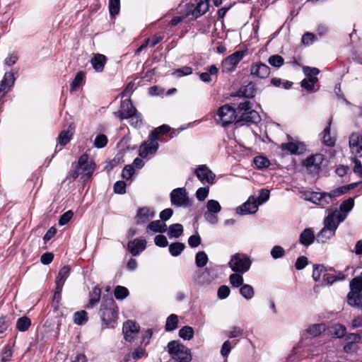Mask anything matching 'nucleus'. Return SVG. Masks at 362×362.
Instances as JSON below:
<instances>
[{
	"label": "nucleus",
	"mask_w": 362,
	"mask_h": 362,
	"mask_svg": "<svg viewBox=\"0 0 362 362\" xmlns=\"http://www.w3.org/2000/svg\"><path fill=\"white\" fill-rule=\"evenodd\" d=\"M168 230L167 225L160 220L151 221L146 228V232L165 233Z\"/></svg>",
	"instance_id": "24"
},
{
	"label": "nucleus",
	"mask_w": 362,
	"mask_h": 362,
	"mask_svg": "<svg viewBox=\"0 0 362 362\" xmlns=\"http://www.w3.org/2000/svg\"><path fill=\"white\" fill-rule=\"evenodd\" d=\"M63 286H62L61 283L56 284L55 292L53 296V302L52 306L54 309H58L60 305V301L62 299V292Z\"/></svg>",
	"instance_id": "41"
},
{
	"label": "nucleus",
	"mask_w": 362,
	"mask_h": 362,
	"mask_svg": "<svg viewBox=\"0 0 362 362\" xmlns=\"http://www.w3.org/2000/svg\"><path fill=\"white\" fill-rule=\"evenodd\" d=\"M170 201L173 205L177 206H190L192 202L189 200L187 192L184 187L176 188L170 193Z\"/></svg>",
	"instance_id": "8"
},
{
	"label": "nucleus",
	"mask_w": 362,
	"mask_h": 362,
	"mask_svg": "<svg viewBox=\"0 0 362 362\" xmlns=\"http://www.w3.org/2000/svg\"><path fill=\"white\" fill-rule=\"evenodd\" d=\"M349 144L350 148H354L362 144V134L358 132L352 133L349 137Z\"/></svg>",
	"instance_id": "50"
},
{
	"label": "nucleus",
	"mask_w": 362,
	"mask_h": 362,
	"mask_svg": "<svg viewBox=\"0 0 362 362\" xmlns=\"http://www.w3.org/2000/svg\"><path fill=\"white\" fill-rule=\"evenodd\" d=\"M330 332L334 337L341 338L346 335V327L341 324H334L330 327Z\"/></svg>",
	"instance_id": "40"
},
{
	"label": "nucleus",
	"mask_w": 362,
	"mask_h": 362,
	"mask_svg": "<svg viewBox=\"0 0 362 362\" xmlns=\"http://www.w3.org/2000/svg\"><path fill=\"white\" fill-rule=\"evenodd\" d=\"M168 351L171 358L178 362H190L191 351L179 341L173 340L168 342Z\"/></svg>",
	"instance_id": "3"
},
{
	"label": "nucleus",
	"mask_w": 362,
	"mask_h": 362,
	"mask_svg": "<svg viewBox=\"0 0 362 362\" xmlns=\"http://www.w3.org/2000/svg\"><path fill=\"white\" fill-rule=\"evenodd\" d=\"M31 325V320L26 316L18 318L16 321V328L20 332L27 331Z\"/></svg>",
	"instance_id": "35"
},
{
	"label": "nucleus",
	"mask_w": 362,
	"mask_h": 362,
	"mask_svg": "<svg viewBox=\"0 0 362 362\" xmlns=\"http://www.w3.org/2000/svg\"><path fill=\"white\" fill-rule=\"evenodd\" d=\"M250 74L261 78H266L270 74V68L261 62H257L252 65Z\"/></svg>",
	"instance_id": "17"
},
{
	"label": "nucleus",
	"mask_w": 362,
	"mask_h": 362,
	"mask_svg": "<svg viewBox=\"0 0 362 362\" xmlns=\"http://www.w3.org/2000/svg\"><path fill=\"white\" fill-rule=\"evenodd\" d=\"M85 73L82 71H78L74 79L71 83L70 91H76L79 86L84 82Z\"/></svg>",
	"instance_id": "32"
},
{
	"label": "nucleus",
	"mask_w": 362,
	"mask_h": 362,
	"mask_svg": "<svg viewBox=\"0 0 362 362\" xmlns=\"http://www.w3.org/2000/svg\"><path fill=\"white\" fill-rule=\"evenodd\" d=\"M206 209L208 211L218 214L221 210V206L218 201L210 199L206 203Z\"/></svg>",
	"instance_id": "55"
},
{
	"label": "nucleus",
	"mask_w": 362,
	"mask_h": 362,
	"mask_svg": "<svg viewBox=\"0 0 362 362\" xmlns=\"http://www.w3.org/2000/svg\"><path fill=\"white\" fill-rule=\"evenodd\" d=\"M209 187H199L196 192V197L199 201H204L208 197Z\"/></svg>",
	"instance_id": "59"
},
{
	"label": "nucleus",
	"mask_w": 362,
	"mask_h": 362,
	"mask_svg": "<svg viewBox=\"0 0 362 362\" xmlns=\"http://www.w3.org/2000/svg\"><path fill=\"white\" fill-rule=\"evenodd\" d=\"M218 72V69L216 65H211L208 69L207 71L203 73H200L199 74V78L202 81L205 83H209L211 81V76L217 75Z\"/></svg>",
	"instance_id": "26"
},
{
	"label": "nucleus",
	"mask_w": 362,
	"mask_h": 362,
	"mask_svg": "<svg viewBox=\"0 0 362 362\" xmlns=\"http://www.w3.org/2000/svg\"><path fill=\"white\" fill-rule=\"evenodd\" d=\"M78 168L79 170H82L81 178L83 180H86L92 176L95 169V164L93 162H90L83 167H78Z\"/></svg>",
	"instance_id": "30"
},
{
	"label": "nucleus",
	"mask_w": 362,
	"mask_h": 362,
	"mask_svg": "<svg viewBox=\"0 0 362 362\" xmlns=\"http://www.w3.org/2000/svg\"><path fill=\"white\" fill-rule=\"evenodd\" d=\"M325 160V156L322 153H316L308 157L302 162V165L306 168L309 174L316 175L322 169V165Z\"/></svg>",
	"instance_id": "6"
},
{
	"label": "nucleus",
	"mask_w": 362,
	"mask_h": 362,
	"mask_svg": "<svg viewBox=\"0 0 362 362\" xmlns=\"http://www.w3.org/2000/svg\"><path fill=\"white\" fill-rule=\"evenodd\" d=\"M127 119L129 120L130 125L134 128H140L143 125L142 115L138 110Z\"/></svg>",
	"instance_id": "36"
},
{
	"label": "nucleus",
	"mask_w": 362,
	"mask_h": 362,
	"mask_svg": "<svg viewBox=\"0 0 362 362\" xmlns=\"http://www.w3.org/2000/svg\"><path fill=\"white\" fill-rule=\"evenodd\" d=\"M254 163L258 168H267L270 165L269 160L264 156H256L254 158Z\"/></svg>",
	"instance_id": "56"
},
{
	"label": "nucleus",
	"mask_w": 362,
	"mask_h": 362,
	"mask_svg": "<svg viewBox=\"0 0 362 362\" xmlns=\"http://www.w3.org/2000/svg\"><path fill=\"white\" fill-rule=\"evenodd\" d=\"M268 63L275 68H279L284 64V59L281 56L274 54L269 57L268 59Z\"/></svg>",
	"instance_id": "52"
},
{
	"label": "nucleus",
	"mask_w": 362,
	"mask_h": 362,
	"mask_svg": "<svg viewBox=\"0 0 362 362\" xmlns=\"http://www.w3.org/2000/svg\"><path fill=\"white\" fill-rule=\"evenodd\" d=\"M285 255L284 249L279 245L273 247L271 250V255L274 259H279L284 257Z\"/></svg>",
	"instance_id": "60"
},
{
	"label": "nucleus",
	"mask_w": 362,
	"mask_h": 362,
	"mask_svg": "<svg viewBox=\"0 0 362 362\" xmlns=\"http://www.w3.org/2000/svg\"><path fill=\"white\" fill-rule=\"evenodd\" d=\"M88 314L85 310L77 311L74 315V322L78 325H82L88 321Z\"/></svg>",
	"instance_id": "45"
},
{
	"label": "nucleus",
	"mask_w": 362,
	"mask_h": 362,
	"mask_svg": "<svg viewBox=\"0 0 362 362\" xmlns=\"http://www.w3.org/2000/svg\"><path fill=\"white\" fill-rule=\"evenodd\" d=\"M240 273L233 274L229 277V281L232 286L238 288L241 286L243 284V278Z\"/></svg>",
	"instance_id": "54"
},
{
	"label": "nucleus",
	"mask_w": 362,
	"mask_h": 362,
	"mask_svg": "<svg viewBox=\"0 0 362 362\" xmlns=\"http://www.w3.org/2000/svg\"><path fill=\"white\" fill-rule=\"evenodd\" d=\"M128 289L122 286H117L114 289V295L116 299L123 300L129 296Z\"/></svg>",
	"instance_id": "49"
},
{
	"label": "nucleus",
	"mask_w": 362,
	"mask_h": 362,
	"mask_svg": "<svg viewBox=\"0 0 362 362\" xmlns=\"http://www.w3.org/2000/svg\"><path fill=\"white\" fill-rule=\"evenodd\" d=\"M70 267L68 265L64 266L59 272L58 275L56 278V284H60L64 286L66 279L68 277L70 272Z\"/></svg>",
	"instance_id": "39"
},
{
	"label": "nucleus",
	"mask_w": 362,
	"mask_h": 362,
	"mask_svg": "<svg viewBox=\"0 0 362 362\" xmlns=\"http://www.w3.org/2000/svg\"><path fill=\"white\" fill-rule=\"evenodd\" d=\"M155 216V211H151L147 206L139 208L135 217V223L137 225H141L148 222L151 218Z\"/></svg>",
	"instance_id": "16"
},
{
	"label": "nucleus",
	"mask_w": 362,
	"mask_h": 362,
	"mask_svg": "<svg viewBox=\"0 0 362 362\" xmlns=\"http://www.w3.org/2000/svg\"><path fill=\"white\" fill-rule=\"evenodd\" d=\"M354 200L353 198L349 197L347 199L342 202L340 204L339 209L342 213L347 214L354 207Z\"/></svg>",
	"instance_id": "53"
},
{
	"label": "nucleus",
	"mask_w": 362,
	"mask_h": 362,
	"mask_svg": "<svg viewBox=\"0 0 362 362\" xmlns=\"http://www.w3.org/2000/svg\"><path fill=\"white\" fill-rule=\"evenodd\" d=\"M208 256L204 251H199L195 256V264L197 267H204L208 262Z\"/></svg>",
	"instance_id": "47"
},
{
	"label": "nucleus",
	"mask_w": 362,
	"mask_h": 362,
	"mask_svg": "<svg viewBox=\"0 0 362 362\" xmlns=\"http://www.w3.org/2000/svg\"><path fill=\"white\" fill-rule=\"evenodd\" d=\"M326 329V325L324 323L313 324L310 325L306 329V333L309 334L312 337L319 336L322 332Z\"/></svg>",
	"instance_id": "31"
},
{
	"label": "nucleus",
	"mask_w": 362,
	"mask_h": 362,
	"mask_svg": "<svg viewBox=\"0 0 362 362\" xmlns=\"http://www.w3.org/2000/svg\"><path fill=\"white\" fill-rule=\"evenodd\" d=\"M361 293L362 292V277L357 276L354 278L350 282V291Z\"/></svg>",
	"instance_id": "48"
},
{
	"label": "nucleus",
	"mask_w": 362,
	"mask_h": 362,
	"mask_svg": "<svg viewBox=\"0 0 362 362\" xmlns=\"http://www.w3.org/2000/svg\"><path fill=\"white\" fill-rule=\"evenodd\" d=\"M281 148L289 151L291 154L300 155L306 151V146L300 141L288 142L281 144Z\"/></svg>",
	"instance_id": "15"
},
{
	"label": "nucleus",
	"mask_w": 362,
	"mask_h": 362,
	"mask_svg": "<svg viewBox=\"0 0 362 362\" xmlns=\"http://www.w3.org/2000/svg\"><path fill=\"white\" fill-rule=\"evenodd\" d=\"M251 264L252 261L248 256L243 253H236L231 257L228 266L232 271L244 274L250 269Z\"/></svg>",
	"instance_id": "4"
},
{
	"label": "nucleus",
	"mask_w": 362,
	"mask_h": 362,
	"mask_svg": "<svg viewBox=\"0 0 362 362\" xmlns=\"http://www.w3.org/2000/svg\"><path fill=\"white\" fill-rule=\"evenodd\" d=\"M238 118L235 122L236 125L257 124L261 121L259 113L252 109V103L247 100L240 102L238 105Z\"/></svg>",
	"instance_id": "2"
},
{
	"label": "nucleus",
	"mask_w": 362,
	"mask_h": 362,
	"mask_svg": "<svg viewBox=\"0 0 362 362\" xmlns=\"http://www.w3.org/2000/svg\"><path fill=\"white\" fill-rule=\"evenodd\" d=\"M183 233V227L180 223H174L169 226L168 235L170 238H179Z\"/></svg>",
	"instance_id": "37"
},
{
	"label": "nucleus",
	"mask_w": 362,
	"mask_h": 362,
	"mask_svg": "<svg viewBox=\"0 0 362 362\" xmlns=\"http://www.w3.org/2000/svg\"><path fill=\"white\" fill-rule=\"evenodd\" d=\"M179 337L185 340H190L194 337V329L192 327L184 326L179 330Z\"/></svg>",
	"instance_id": "44"
},
{
	"label": "nucleus",
	"mask_w": 362,
	"mask_h": 362,
	"mask_svg": "<svg viewBox=\"0 0 362 362\" xmlns=\"http://www.w3.org/2000/svg\"><path fill=\"white\" fill-rule=\"evenodd\" d=\"M269 198V191L267 189H262L259 191L258 198L256 199L257 204H262L267 202Z\"/></svg>",
	"instance_id": "63"
},
{
	"label": "nucleus",
	"mask_w": 362,
	"mask_h": 362,
	"mask_svg": "<svg viewBox=\"0 0 362 362\" xmlns=\"http://www.w3.org/2000/svg\"><path fill=\"white\" fill-rule=\"evenodd\" d=\"M108 7L110 16H115L119 12L120 0H109Z\"/></svg>",
	"instance_id": "51"
},
{
	"label": "nucleus",
	"mask_w": 362,
	"mask_h": 362,
	"mask_svg": "<svg viewBox=\"0 0 362 362\" xmlns=\"http://www.w3.org/2000/svg\"><path fill=\"white\" fill-rule=\"evenodd\" d=\"M11 325L10 317L2 316L0 317V334L5 332Z\"/></svg>",
	"instance_id": "62"
},
{
	"label": "nucleus",
	"mask_w": 362,
	"mask_h": 362,
	"mask_svg": "<svg viewBox=\"0 0 362 362\" xmlns=\"http://www.w3.org/2000/svg\"><path fill=\"white\" fill-rule=\"evenodd\" d=\"M335 232L323 228L317 235V241L325 243L327 240L334 236Z\"/></svg>",
	"instance_id": "33"
},
{
	"label": "nucleus",
	"mask_w": 362,
	"mask_h": 362,
	"mask_svg": "<svg viewBox=\"0 0 362 362\" xmlns=\"http://www.w3.org/2000/svg\"><path fill=\"white\" fill-rule=\"evenodd\" d=\"M100 296L101 289L98 286H95L93 291L89 293L90 299L87 308H93L99 302Z\"/></svg>",
	"instance_id": "29"
},
{
	"label": "nucleus",
	"mask_w": 362,
	"mask_h": 362,
	"mask_svg": "<svg viewBox=\"0 0 362 362\" xmlns=\"http://www.w3.org/2000/svg\"><path fill=\"white\" fill-rule=\"evenodd\" d=\"M332 118L331 117L328 122V126L323 131V144L329 147H332L335 144V139L330 135V126L332 124Z\"/></svg>",
	"instance_id": "27"
},
{
	"label": "nucleus",
	"mask_w": 362,
	"mask_h": 362,
	"mask_svg": "<svg viewBox=\"0 0 362 362\" xmlns=\"http://www.w3.org/2000/svg\"><path fill=\"white\" fill-rule=\"evenodd\" d=\"M247 50H238L227 57L222 62L223 71L230 72L235 66L242 60Z\"/></svg>",
	"instance_id": "9"
},
{
	"label": "nucleus",
	"mask_w": 362,
	"mask_h": 362,
	"mask_svg": "<svg viewBox=\"0 0 362 362\" xmlns=\"http://www.w3.org/2000/svg\"><path fill=\"white\" fill-rule=\"evenodd\" d=\"M315 240L314 232L311 228H305L299 236V243L304 246L310 245Z\"/></svg>",
	"instance_id": "23"
},
{
	"label": "nucleus",
	"mask_w": 362,
	"mask_h": 362,
	"mask_svg": "<svg viewBox=\"0 0 362 362\" xmlns=\"http://www.w3.org/2000/svg\"><path fill=\"white\" fill-rule=\"evenodd\" d=\"M136 110L137 109L133 105L132 100L130 99H125L121 101L120 109L115 112L114 115L120 120H123L130 117Z\"/></svg>",
	"instance_id": "10"
},
{
	"label": "nucleus",
	"mask_w": 362,
	"mask_h": 362,
	"mask_svg": "<svg viewBox=\"0 0 362 362\" xmlns=\"http://www.w3.org/2000/svg\"><path fill=\"white\" fill-rule=\"evenodd\" d=\"M139 325L132 320H127L123 325L122 332L126 341H132L134 339V334L139 332Z\"/></svg>",
	"instance_id": "13"
},
{
	"label": "nucleus",
	"mask_w": 362,
	"mask_h": 362,
	"mask_svg": "<svg viewBox=\"0 0 362 362\" xmlns=\"http://www.w3.org/2000/svg\"><path fill=\"white\" fill-rule=\"evenodd\" d=\"M128 249L133 256H137L144 250L146 247V241L142 239L136 238L129 241L127 244Z\"/></svg>",
	"instance_id": "18"
},
{
	"label": "nucleus",
	"mask_w": 362,
	"mask_h": 362,
	"mask_svg": "<svg viewBox=\"0 0 362 362\" xmlns=\"http://www.w3.org/2000/svg\"><path fill=\"white\" fill-rule=\"evenodd\" d=\"M178 324V317L175 314H171L169 315L166 320L165 329L168 332H171L175 330Z\"/></svg>",
	"instance_id": "38"
},
{
	"label": "nucleus",
	"mask_w": 362,
	"mask_h": 362,
	"mask_svg": "<svg viewBox=\"0 0 362 362\" xmlns=\"http://www.w3.org/2000/svg\"><path fill=\"white\" fill-rule=\"evenodd\" d=\"M192 73V69L190 66H185L180 69H176L173 74L178 77L188 76Z\"/></svg>",
	"instance_id": "61"
},
{
	"label": "nucleus",
	"mask_w": 362,
	"mask_h": 362,
	"mask_svg": "<svg viewBox=\"0 0 362 362\" xmlns=\"http://www.w3.org/2000/svg\"><path fill=\"white\" fill-rule=\"evenodd\" d=\"M201 242L202 239L198 233L192 235L188 238V244L192 248L198 247L201 244Z\"/></svg>",
	"instance_id": "64"
},
{
	"label": "nucleus",
	"mask_w": 362,
	"mask_h": 362,
	"mask_svg": "<svg viewBox=\"0 0 362 362\" xmlns=\"http://www.w3.org/2000/svg\"><path fill=\"white\" fill-rule=\"evenodd\" d=\"M347 303L358 310H362V292H349L347 295Z\"/></svg>",
	"instance_id": "22"
},
{
	"label": "nucleus",
	"mask_w": 362,
	"mask_h": 362,
	"mask_svg": "<svg viewBox=\"0 0 362 362\" xmlns=\"http://www.w3.org/2000/svg\"><path fill=\"white\" fill-rule=\"evenodd\" d=\"M325 228L336 232L339 226L338 223L334 218V214H329L324 221Z\"/></svg>",
	"instance_id": "43"
},
{
	"label": "nucleus",
	"mask_w": 362,
	"mask_h": 362,
	"mask_svg": "<svg viewBox=\"0 0 362 362\" xmlns=\"http://www.w3.org/2000/svg\"><path fill=\"white\" fill-rule=\"evenodd\" d=\"M255 85L252 83H250L249 84L242 86L239 91H238V95L242 96L245 98H251L255 96Z\"/></svg>",
	"instance_id": "28"
},
{
	"label": "nucleus",
	"mask_w": 362,
	"mask_h": 362,
	"mask_svg": "<svg viewBox=\"0 0 362 362\" xmlns=\"http://www.w3.org/2000/svg\"><path fill=\"white\" fill-rule=\"evenodd\" d=\"M194 173L202 183L212 185L216 177V175L206 165H199Z\"/></svg>",
	"instance_id": "11"
},
{
	"label": "nucleus",
	"mask_w": 362,
	"mask_h": 362,
	"mask_svg": "<svg viewBox=\"0 0 362 362\" xmlns=\"http://www.w3.org/2000/svg\"><path fill=\"white\" fill-rule=\"evenodd\" d=\"M103 329L114 328L118 319V307L112 297L104 296L98 312Z\"/></svg>",
	"instance_id": "1"
},
{
	"label": "nucleus",
	"mask_w": 362,
	"mask_h": 362,
	"mask_svg": "<svg viewBox=\"0 0 362 362\" xmlns=\"http://www.w3.org/2000/svg\"><path fill=\"white\" fill-rule=\"evenodd\" d=\"M15 77L12 72H6L0 82V95L3 96L14 84Z\"/></svg>",
	"instance_id": "19"
},
{
	"label": "nucleus",
	"mask_w": 362,
	"mask_h": 362,
	"mask_svg": "<svg viewBox=\"0 0 362 362\" xmlns=\"http://www.w3.org/2000/svg\"><path fill=\"white\" fill-rule=\"evenodd\" d=\"M344 279V276L343 274H341L340 276H336V275H331L328 274L327 273L323 276V281L326 282L327 284L331 285L334 282L338 281V280H342Z\"/></svg>",
	"instance_id": "58"
},
{
	"label": "nucleus",
	"mask_w": 362,
	"mask_h": 362,
	"mask_svg": "<svg viewBox=\"0 0 362 362\" xmlns=\"http://www.w3.org/2000/svg\"><path fill=\"white\" fill-rule=\"evenodd\" d=\"M217 115L223 127H227L235 122L238 118V107L236 108L226 104L218 108Z\"/></svg>",
	"instance_id": "5"
},
{
	"label": "nucleus",
	"mask_w": 362,
	"mask_h": 362,
	"mask_svg": "<svg viewBox=\"0 0 362 362\" xmlns=\"http://www.w3.org/2000/svg\"><path fill=\"white\" fill-rule=\"evenodd\" d=\"M74 129L75 125L74 123H71L67 130H63L59 133L58 136V142L60 146H64L71 140Z\"/></svg>",
	"instance_id": "21"
},
{
	"label": "nucleus",
	"mask_w": 362,
	"mask_h": 362,
	"mask_svg": "<svg viewBox=\"0 0 362 362\" xmlns=\"http://www.w3.org/2000/svg\"><path fill=\"white\" fill-rule=\"evenodd\" d=\"M240 293L247 300L252 298L255 294L252 286L249 284H243L240 288Z\"/></svg>",
	"instance_id": "46"
},
{
	"label": "nucleus",
	"mask_w": 362,
	"mask_h": 362,
	"mask_svg": "<svg viewBox=\"0 0 362 362\" xmlns=\"http://www.w3.org/2000/svg\"><path fill=\"white\" fill-rule=\"evenodd\" d=\"M209 8V0H199L196 6L193 4L187 5V14L197 18L204 15Z\"/></svg>",
	"instance_id": "12"
},
{
	"label": "nucleus",
	"mask_w": 362,
	"mask_h": 362,
	"mask_svg": "<svg viewBox=\"0 0 362 362\" xmlns=\"http://www.w3.org/2000/svg\"><path fill=\"white\" fill-rule=\"evenodd\" d=\"M259 204L257 202L255 197L251 196L249 197L247 201L243 204L241 206H238L236 209L237 213L240 214H254L258 209Z\"/></svg>",
	"instance_id": "14"
},
{
	"label": "nucleus",
	"mask_w": 362,
	"mask_h": 362,
	"mask_svg": "<svg viewBox=\"0 0 362 362\" xmlns=\"http://www.w3.org/2000/svg\"><path fill=\"white\" fill-rule=\"evenodd\" d=\"M107 137L105 134H98L95 139L94 146L98 148H102L107 145Z\"/></svg>",
	"instance_id": "57"
},
{
	"label": "nucleus",
	"mask_w": 362,
	"mask_h": 362,
	"mask_svg": "<svg viewBox=\"0 0 362 362\" xmlns=\"http://www.w3.org/2000/svg\"><path fill=\"white\" fill-rule=\"evenodd\" d=\"M327 269L322 264H314L313 271V278L315 281H318L321 276L327 274Z\"/></svg>",
	"instance_id": "34"
},
{
	"label": "nucleus",
	"mask_w": 362,
	"mask_h": 362,
	"mask_svg": "<svg viewBox=\"0 0 362 362\" xmlns=\"http://www.w3.org/2000/svg\"><path fill=\"white\" fill-rule=\"evenodd\" d=\"M307 200L310 201L311 202L325 206V204H328L329 202L326 199L325 192L320 193V192H311L310 197L306 198Z\"/></svg>",
	"instance_id": "25"
},
{
	"label": "nucleus",
	"mask_w": 362,
	"mask_h": 362,
	"mask_svg": "<svg viewBox=\"0 0 362 362\" xmlns=\"http://www.w3.org/2000/svg\"><path fill=\"white\" fill-rule=\"evenodd\" d=\"M185 245L182 243H174L169 245V252L173 257L180 255L185 250Z\"/></svg>",
	"instance_id": "42"
},
{
	"label": "nucleus",
	"mask_w": 362,
	"mask_h": 362,
	"mask_svg": "<svg viewBox=\"0 0 362 362\" xmlns=\"http://www.w3.org/2000/svg\"><path fill=\"white\" fill-rule=\"evenodd\" d=\"M107 60V58L104 54H94L90 59V64L95 71L102 72L104 70Z\"/></svg>",
	"instance_id": "20"
},
{
	"label": "nucleus",
	"mask_w": 362,
	"mask_h": 362,
	"mask_svg": "<svg viewBox=\"0 0 362 362\" xmlns=\"http://www.w3.org/2000/svg\"><path fill=\"white\" fill-rule=\"evenodd\" d=\"M158 143L154 134H149L148 139L139 147V156L143 158L154 155L158 149Z\"/></svg>",
	"instance_id": "7"
}]
</instances>
